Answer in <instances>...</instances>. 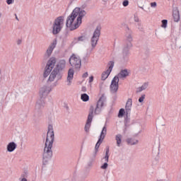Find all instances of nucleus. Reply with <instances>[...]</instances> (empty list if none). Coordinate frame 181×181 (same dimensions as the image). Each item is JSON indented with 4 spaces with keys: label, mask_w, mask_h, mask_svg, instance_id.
Masks as SVG:
<instances>
[{
    "label": "nucleus",
    "mask_w": 181,
    "mask_h": 181,
    "mask_svg": "<svg viewBox=\"0 0 181 181\" xmlns=\"http://www.w3.org/2000/svg\"><path fill=\"white\" fill-rule=\"evenodd\" d=\"M53 142H54V129H53V125L49 124L44 152L42 154L43 163H47L53 156V151H52V148H53Z\"/></svg>",
    "instance_id": "f257e3e1"
},
{
    "label": "nucleus",
    "mask_w": 181,
    "mask_h": 181,
    "mask_svg": "<svg viewBox=\"0 0 181 181\" xmlns=\"http://www.w3.org/2000/svg\"><path fill=\"white\" fill-rule=\"evenodd\" d=\"M86 15V11L78 7L75 8L66 19V28H69L70 30H75L78 28V25H81V21Z\"/></svg>",
    "instance_id": "f03ea898"
},
{
    "label": "nucleus",
    "mask_w": 181,
    "mask_h": 181,
    "mask_svg": "<svg viewBox=\"0 0 181 181\" xmlns=\"http://www.w3.org/2000/svg\"><path fill=\"white\" fill-rule=\"evenodd\" d=\"M106 98L104 95H103L98 100L96 105H90L89 109V114L88 115V119L86 121V124L85 125V131L86 132H88L90 131V127H91V122H93V118L95 115H98L100 112H101V109L104 107V102Z\"/></svg>",
    "instance_id": "7ed1b4c3"
},
{
    "label": "nucleus",
    "mask_w": 181,
    "mask_h": 181,
    "mask_svg": "<svg viewBox=\"0 0 181 181\" xmlns=\"http://www.w3.org/2000/svg\"><path fill=\"white\" fill-rule=\"evenodd\" d=\"M64 69H66V60L60 59L57 62L55 68H54L53 71L51 72L48 81H54L56 77L58 80H60L62 77V72Z\"/></svg>",
    "instance_id": "20e7f679"
},
{
    "label": "nucleus",
    "mask_w": 181,
    "mask_h": 181,
    "mask_svg": "<svg viewBox=\"0 0 181 181\" xmlns=\"http://www.w3.org/2000/svg\"><path fill=\"white\" fill-rule=\"evenodd\" d=\"M64 23V17L63 16L57 17L54 20V22L52 26L53 35H59V33L62 32V29H63Z\"/></svg>",
    "instance_id": "39448f33"
},
{
    "label": "nucleus",
    "mask_w": 181,
    "mask_h": 181,
    "mask_svg": "<svg viewBox=\"0 0 181 181\" xmlns=\"http://www.w3.org/2000/svg\"><path fill=\"white\" fill-rule=\"evenodd\" d=\"M56 58L53 57L49 58V59L47 61L43 74L45 78H46V77H47L49 74L52 73V70H53V69H54V66H56Z\"/></svg>",
    "instance_id": "423d86ee"
},
{
    "label": "nucleus",
    "mask_w": 181,
    "mask_h": 181,
    "mask_svg": "<svg viewBox=\"0 0 181 181\" xmlns=\"http://www.w3.org/2000/svg\"><path fill=\"white\" fill-rule=\"evenodd\" d=\"M105 135H107V127L104 126L102 129V132L100 133V138L95 146V152L93 153L94 158H95V156H97V153L98 152V148H100V145H101V144H103V141H104V139L105 138Z\"/></svg>",
    "instance_id": "0eeeda50"
},
{
    "label": "nucleus",
    "mask_w": 181,
    "mask_h": 181,
    "mask_svg": "<svg viewBox=\"0 0 181 181\" xmlns=\"http://www.w3.org/2000/svg\"><path fill=\"white\" fill-rule=\"evenodd\" d=\"M101 35V33H100V28H97L94 33H93V35L90 39V44H91V46H92V50L93 49H95V46H97V43L98 42V40L100 39V35Z\"/></svg>",
    "instance_id": "6e6552de"
},
{
    "label": "nucleus",
    "mask_w": 181,
    "mask_h": 181,
    "mask_svg": "<svg viewBox=\"0 0 181 181\" xmlns=\"http://www.w3.org/2000/svg\"><path fill=\"white\" fill-rule=\"evenodd\" d=\"M69 64L75 69H80V67H81V59L80 57H76L75 54H73L69 58Z\"/></svg>",
    "instance_id": "1a4fd4ad"
},
{
    "label": "nucleus",
    "mask_w": 181,
    "mask_h": 181,
    "mask_svg": "<svg viewBox=\"0 0 181 181\" xmlns=\"http://www.w3.org/2000/svg\"><path fill=\"white\" fill-rule=\"evenodd\" d=\"M109 68L107 69L106 71L103 72L101 78L104 81L108 78V76L111 74V71H112V69H114V61H110L108 63Z\"/></svg>",
    "instance_id": "9d476101"
},
{
    "label": "nucleus",
    "mask_w": 181,
    "mask_h": 181,
    "mask_svg": "<svg viewBox=\"0 0 181 181\" xmlns=\"http://www.w3.org/2000/svg\"><path fill=\"white\" fill-rule=\"evenodd\" d=\"M42 115H43V112L42 110L35 109L32 117L33 124H39V119H40Z\"/></svg>",
    "instance_id": "9b49d317"
},
{
    "label": "nucleus",
    "mask_w": 181,
    "mask_h": 181,
    "mask_svg": "<svg viewBox=\"0 0 181 181\" xmlns=\"http://www.w3.org/2000/svg\"><path fill=\"white\" fill-rule=\"evenodd\" d=\"M119 79H118V77H114L112 80L111 84H110V91L111 93H117L118 91L119 88Z\"/></svg>",
    "instance_id": "f8f14e48"
},
{
    "label": "nucleus",
    "mask_w": 181,
    "mask_h": 181,
    "mask_svg": "<svg viewBox=\"0 0 181 181\" xmlns=\"http://www.w3.org/2000/svg\"><path fill=\"white\" fill-rule=\"evenodd\" d=\"M52 91V88L49 86H44L40 90V98L45 100L46 97L49 95V93Z\"/></svg>",
    "instance_id": "ddd939ff"
},
{
    "label": "nucleus",
    "mask_w": 181,
    "mask_h": 181,
    "mask_svg": "<svg viewBox=\"0 0 181 181\" xmlns=\"http://www.w3.org/2000/svg\"><path fill=\"white\" fill-rule=\"evenodd\" d=\"M56 45H57V40H54L47 49L45 54V57L49 58L52 56V53H53V50H54Z\"/></svg>",
    "instance_id": "4468645a"
},
{
    "label": "nucleus",
    "mask_w": 181,
    "mask_h": 181,
    "mask_svg": "<svg viewBox=\"0 0 181 181\" xmlns=\"http://www.w3.org/2000/svg\"><path fill=\"white\" fill-rule=\"evenodd\" d=\"M128 60H129V51L122 49V55L119 57L120 63L125 64V63H128Z\"/></svg>",
    "instance_id": "2eb2a0df"
},
{
    "label": "nucleus",
    "mask_w": 181,
    "mask_h": 181,
    "mask_svg": "<svg viewBox=\"0 0 181 181\" xmlns=\"http://www.w3.org/2000/svg\"><path fill=\"white\" fill-rule=\"evenodd\" d=\"M132 108V99L129 98L126 103V106H125L126 115L127 117L128 115H131Z\"/></svg>",
    "instance_id": "dca6fc26"
},
{
    "label": "nucleus",
    "mask_w": 181,
    "mask_h": 181,
    "mask_svg": "<svg viewBox=\"0 0 181 181\" xmlns=\"http://www.w3.org/2000/svg\"><path fill=\"white\" fill-rule=\"evenodd\" d=\"M129 76V73L128 72V69H122L120 71V72L116 75L115 77H117V79L119 80V78H127Z\"/></svg>",
    "instance_id": "f3484780"
},
{
    "label": "nucleus",
    "mask_w": 181,
    "mask_h": 181,
    "mask_svg": "<svg viewBox=\"0 0 181 181\" xmlns=\"http://www.w3.org/2000/svg\"><path fill=\"white\" fill-rule=\"evenodd\" d=\"M45 99L40 98L37 101L35 109L42 111L45 108Z\"/></svg>",
    "instance_id": "a211bd4d"
},
{
    "label": "nucleus",
    "mask_w": 181,
    "mask_h": 181,
    "mask_svg": "<svg viewBox=\"0 0 181 181\" xmlns=\"http://www.w3.org/2000/svg\"><path fill=\"white\" fill-rule=\"evenodd\" d=\"M73 77H74V69H69L68 71L67 86H71V81L73 80Z\"/></svg>",
    "instance_id": "6ab92c4d"
},
{
    "label": "nucleus",
    "mask_w": 181,
    "mask_h": 181,
    "mask_svg": "<svg viewBox=\"0 0 181 181\" xmlns=\"http://www.w3.org/2000/svg\"><path fill=\"white\" fill-rule=\"evenodd\" d=\"M124 40H129L131 42H133L134 40L133 35H132V30H131L128 27H127V29H126Z\"/></svg>",
    "instance_id": "aec40b11"
},
{
    "label": "nucleus",
    "mask_w": 181,
    "mask_h": 181,
    "mask_svg": "<svg viewBox=\"0 0 181 181\" xmlns=\"http://www.w3.org/2000/svg\"><path fill=\"white\" fill-rule=\"evenodd\" d=\"M132 41L124 40V46L122 50L129 52V49L132 47Z\"/></svg>",
    "instance_id": "412c9836"
},
{
    "label": "nucleus",
    "mask_w": 181,
    "mask_h": 181,
    "mask_svg": "<svg viewBox=\"0 0 181 181\" xmlns=\"http://www.w3.org/2000/svg\"><path fill=\"white\" fill-rule=\"evenodd\" d=\"M173 18L175 22H179V21H180V13H179V9L175 8L173 10Z\"/></svg>",
    "instance_id": "4be33fe9"
},
{
    "label": "nucleus",
    "mask_w": 181,
    "mask_h": 181,
    "mask_svg": "<svg viewBox=\"0 0 181 181\" xmlns=\"http://www.w3.org/2000/svg\"><path fill=\"white\" fill-rule=\"evenodd\" d=\"M17 146H18L16 144L15 142H13V141L10 142L7 145V151H8V152H13V151H15L16 149Z\"/></svg>",
    "instance_id": "5701e85b"
},
{
    "label": "nucleus",
    "mask_w": 181,
    "mask_h": 181,
    "mask_svg": "<svg viewBox=\"0 0 181 181\" xmlns=\"http://www.w3.org/2000/svg\"><path fill=\"white\" fill-rule=\"evenodd\" d=\"M115 140L117 146L119 148L121 146V144H122V134H118L115 136Z\"/></svg>",
    "instance_id": "b1692460"
},
{
    "label": "nucleus",
    "mask_w": 181,
    "mask_h": 181,
    "mask_svg": "<svg viewBox=\"0 0 181 181\" xmlns=\"http://www.w3.org/2000/svg\"><path fill=\"white\" fill-rule=\"evenodd\" d=\"M139 142V141L132 138H129L127 139V143L128 144V145H138Z\"/></svg>",
    "instance_id": "393cba45"
},
{
    "label": "nucleus",
    "mask_w": 181,
    "mask_h": 181,
    "mask_svg": "<svg viewBox=\"0 0 181 181\" xmlns=\"http://www.w3.org/2000/svg\"><path fill=\"white\" fill-rule=\"evenodd\" d=\"M148 88V83H144L141 87H139L136 90V93H141L144 90H146Z\"/></svg>",
    "instance_id": "a878e982"
},
{
    "label": "nucleus",
    "mask_w": 181,
    "mask_h": 181,
    "mask_svg": "<svg viewBox=\"0 0 181 181\" xmlns=\"http://www.w3.org/2000/svg\"><path fill=\"white\" fill-rule=\"evenodd\" d=\"M81 99L82 101H84V103H86V101H88L90 100V96L87 95L86 93H83L81 95Z\"/></svg>",
    "instance_id": "bb28decb"
},
{
    "label": "nucleus",
    "mask_w": 181,
    "mask_h": 181,
    "mask_svg": "<svg viewBox=\"0 0 181 181\" xmlns=\"http://www.w3.org/2000/svg\"><path fill=\"white\" fill-rule=\"evenodd\" d=\"M110 153V148H107L106 149V151H105V157L103 158V159H105V163H108V160L110 159V155L108 154Z\"/></svg>",
    "instance_id": "cd10ccee"
},
{
    "label": "nucleus",
    "mask_w": 181,
    "mask_h": 181,
    "mask_svg": "<svg viewBox=\"0 0 181 181\" xmlns=\"http://www.w3.org/2000/svg\"><path fill=\"white\" fill-rule=\"evenodd\" d=\"M126 110L123 108L120 109L118 113V117L119 118H122V117H124V115H125Z\"/></svg>",
    "instance_id": "c85d7f7f"
},
{
    "label": "nucleus",
    "mask_w": 181,
    "mask_h": 181,
    "mask_svg": "<svg viewBox=\"0 0 181 181\" xmlns=\"http://www.w3.org/2000/svg\"><path fill=\"white\" fill-rule=\"evenodd\" d=\"M88 38H87V36L82 35V36L78 37V42H86V40H88Z\"/></svg>",
    "instance_id": "c756f323"
},
{
    "label": "nucleus",
    "mask_w": 181,
    "mask_h": 181,
    "mask_svg": "<svg viewBox=\"0 0 181 181\" xmlns=\"http://www.w3.org/2000/svg\"><path fill=\"white\" fill-rule=\"evenodd\" d=\"M161 22H162L161 28H164V29H165V28H167L168 26V20H163Z\"/></svg>",
    "instance_id": "7c9ffc66"
},
{
    "label": "nucleus",
    "mask_w": 181,
    "mask_h": 181,
    "mask_svg": "<svg viewBox=\"0 0 181 181\" xmlns=\"http://www.w3.org/2000/svg\"><path fill=\"white\" fill-rule=\"evenodd\" d=\"M145 94L142 95L139 98V103H144V100H145Z\"/></svg>",
    "instance_id": "2f4dec72"
},
{
    "label": "nucleus",
    "mask_w": 181,
    "mask_h": 181,
    "mask_svg": "<svg viewBox=\"0 0 181 181\" xmlns=\"http://www.w3.org/2000/svg\"><path fill=\"white\" fill-rule=\"evenodd\" d=\"M123 6H128L129 5V1L128 0H124L122 3Z\"/></svg>",
    "instance_id": "473e14b6"
},
{
    "label": "nucleus",
    "mask_w": 181,
    "mask_h": 181,
    "mask_svg": "<svg viewBox=\"0 0 181 181\" xmlns=\"http://www.w3.org/2000/svg\"><path fill=\"white\" fill-rule=\"evenodd\" d=\"M102 169H107L108 168V163H104L103 165L100 167Z\"/></svg>",
    "instance_id": "72a5a7b5"
},
{
    "label": "nucleus",
    "mask_w": 181,
    "mask_h": 181,
    "mask_svg": "<svg viewBox=\"0 0 181 181\" xmlns=\"http://www.w3.org/2000/svg\"><path fill=\"white\" fill-rule=\"evenodd\" d=\"M13 2H15V0H6V4L8 5H12V4H13Z\"/></svg>",
    "instance_id": "f704fd0d"
},
{
    "label": "nucleus",
    "mask_w": 181,
    "mask_h": 181,
    "mask_svg": "<svg viewBox=\"0 0 181 181\" xmlns=\"http://www.w3.org/2000/svg\"><path fill=\"white\" fill-rule=\"evenodd\" d=\"M150 5H151V8H156V6H157V4H156V2H151V4H150Z\"/></svg>",
    "instance_id": "c9c22d12"
},
{
    "label": "nucleus",
    "mask_w": 181,
    "mask_h": 181,
    "mask_svg": "<svg viewBox=\"0 0 181 181\" xmlns=\"http://www.w3.org/2000/svg\"><path fill=\"white\" fill-rule=\"evenodd\" d=\"M82 77H83V78H86L88 77V72H85V73L83 74Z\"/></svg>",
    "instance_id": "e433bc0d"
},
{
    "label": "nucleus",
    "mask_w": 181,
    "mask_h": 181,
    "mask_svg": "<svg viewBox=\"0 0 181 181\" xmlns=\"http://www.w3.org/2000/svg\"><path fill=\"white\" fill-rule=\"evenodd\" d=\"M93 81H94V76H90L89 78V83H93Z\"/></svg>",
    "instance_id": "4c0bfd02"
},
{
    "label": "nucleus",
    "mask_w": 181,
    "mask_h": 181,
    "mask_svg": "<svg viewBox=\"0 0 181 181\" xmlns=\"http://www.w3.org/2000/svg\"><path fill=\"white\" fill-rule=\"evenodd\" d=\"M134 22H139V18L136 16H134Z\"/></svg>",
    "instance_id": "58836bf2"
},
{
    "label": "nucleus",
    "mask_w": 181,
    "mask_h": 181,
    "mask_svg": "<svg viewBox=\"0 0 181 181\" xmlns=\"http://www.w3.org/2000/svg\"><path fill=\"white\" fill-rule=\"evenodd\" d=\"M124 122H125V127H128V123L129 122V119H125Z\"/></svg>",
    "instance_id": "ea45409f"
},
{
    "label": "nucleus",
    "mask_w": 181,
    "mask_h": 181,
    "mask_svg": "<svg viewBox=\"0 0 181 181\" xmlns=\"http://www.w3.org/2000/svg\"><path fill=\"white\" fill-rule=\"evenodd\" d=\"M22 176V179L21 180V181H28V179H26L25 177V175H21Z\"/></svg>",
    "instance_id": "a19ab883"
},
{
    "label": "nucleus",
    "mask_w": 181,
    "mask_h": 181,
    "mask_svg": "<svg viewBox=\"0 0 181 181\" xmlns=\"http://www.w3.org/2000/svg\"><path fill=\"white\" fill-rule=\"evenodd\" d=\"M22 44V40H17V45H21Z\"/></svg>",
    "instance_id": "79ce46f5"
},
{
    "label": "nucleus",
    "mask_w": 181,
    "mask_h": 181,
    "mask_svg": "<svg viewBox=\"0 0 181 181\" xmlns=\"http://www.w3.org/2000/svg\"><path fill=\"white\" fill-rule=\"evenodd\" d=\"M88 168H91V166H93V163L92 162L88 163Z\"/></svg>",
    "instance_id": "37998d69"
},
{
    "label": "nucleus",
    "mask_w": 181,
    "mask_h": 181,
    "mask_svg": "<svg viewBox=\"0 0 181 181\" xmlns=\"http://www.w3.org/2000/svg\"><path fill=\"white\" fill-rule=\"evenodd\" d=\"M139 30L143 31L144 28L142 27H139Z\"/></svg>",
    "instance_id": "c03bdc74"
},
{
    "label": "nucleus",
    "mask_w": 181,
    "mask_h": 181,
    "mask_svg": "<svg viewBox=\"0 0 181 181\" xmlns=\"http://www.w3.org/2000/svg\"><path fill=\"white\" fill-rule=\"evenodd\" d=\"M15 16H16V21H19V18H18V16H16V14H15Z\"/></svg>",
    "instance_id": "a18cd8bd"
},
{
    "label": "nucleus",
    "mask_w": 181,
    "mask_h": 181,
    "mask_svg": "<svg viewBox=\"0 0 181 181\" xmlns=\"http://www.w3.org/2000/svg\"><path fill=\"white\" fill-rule=\"evenodd\" d=\"M2 74V69H0V74Z\"/></svg>",
    "instance_id": "49530a36"
},
{
    "label": "nucleus",
    "mask_w": 181,
    "mask_h": 181,
    "mask_svg": "<svg viewBox=\"0 0 181 181\" xmlns=\"http://www.w3.org/2000/svg\"><path fill=\"white\" fill-rule=\"evenodd\" d=\"M180 47H181V42H180Z\"/></svg>",
    "instance_id": "de8ad7c7"
}]
</instances>
